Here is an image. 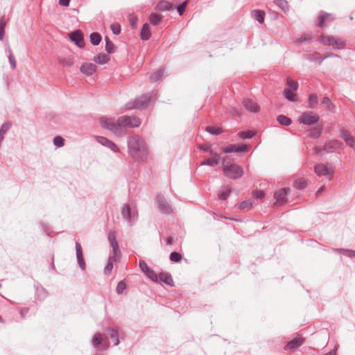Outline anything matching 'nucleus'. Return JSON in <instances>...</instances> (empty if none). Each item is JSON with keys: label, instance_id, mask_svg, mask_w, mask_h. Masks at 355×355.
<instances>
[{"label": "nucleus", "instance_id": "30", "mask_svg": "<svg viewBox=\"0 0 355 355\" xmlns=\"http://www.w3.org/2000/svg\"><path fill=\"white\" fill-rule=\"evenodd\" d=\"M322 103L326 107V109L329 112L334 113L336 111V106L327 96H324L322 100Z\"/></svg>", "mask_w": 355, "mask_h": 355}, {"label": "nucleus", "instance_id": "51", "mask_svg": "<svg viewBox=\"0 0 355 355\" xmlns=\"http://www.w3.org/2000/svg\"><path fill=\"white\" fill-rule=\"evenodd\" d=\"M169 258L172 262L177 263L180 261L182 257L181 254H180L179 252H173L171 253Z\"/></svg>", "mask_w": 355, "mask_h": 355}, {"label": "nucleus", "instance_id": "32", "mask_svg": "<svg viewBox=\"0 0 355 355\" xmlns=\"http://www.w3.org/2000/svg\"><path fill=\"white\" fill-rule=\"evenodd\" d=\"M163 16L157 13H152L150 15V22L154 25L157 26L162 21Z\"/></svg>", "mask_w": 355, "mask_h": 355}, {"label": "nucleus", "instance_id": "27", "mask_svg": "<svg viewBox=\"0 0 355 355\" xmlns=\"http://www.w3.org/2000/svg\"><path fill=\"white\" fill-rule=\"evenodd\" d=\"M155 8L156 10L162 12L170 10L173 8V4L169 1L161 0L157 3Z\"/></svg>", "mask_w": 355, "mask_h": 355}, {"label": "nucleus", "instance_id": "58", "mask_svg": "<svg viewBox=\"0 0 355 355\" xmlns=\"http://www.w3.org/2000/svg\"><path fill=\"white\" fill-rule=\"evenodd\" d=\"M345 141L349 146L352 148L355 147V138L353 136L350 135Z\"/></svg>", "mask_w": 355, "mask_h": 355}, {"label": "nucleus", "instance_id": "26", "mask_svg": "<svg viewBox=\"0 0 355 355\" xmlns=\"http://www.w3.org/2000/svg\"><path fill=\"white\" fill-rule=\"evenodd\" d=\"M140 37L142 40H148L151 37V31L150 25L148 23H145L141 30Z\"/></svg>", "mask_w": 355, "mask_h": 355}, {"label": "nucleus", "instance_id": "41", "mask_svg": "<svg viewBox=\"0 0 355 355\" xmlns=\"http://www.w3.org/2000/svg\"><path fill=\"white\" fill-rule=\"evenodd\" d=\"M335 250L348 257L355 259V250L344 248L336 249Z\"/></svg>", "mask_w": 355, "mask_h": 355}, {"label": "nucleus", "instance_id": "23", "mask_svg": "<svg viewBox=\"0 0 355 355\" xmlns=\"http://www.w3.org/2000/svg\"><path fill=\"white\" fill-rule=\"evenodd\" d=\"M304 343V338L302 337H295L288 341L285 347L286 349L294 350L300 347Z\"/></svg>", "mask_w": 355, "mask_h": 355}, {"label": "nucleus", "instance_id": "39", "mask_svg": "<svg viewBox=\"0 0 355 355\" xmlns=\"http://www.w3.org/2000/svg\"><path fill=\"white\" fill-rule=\"evenodd\" d=\"M205 130L212 135H218L223 132L221 128L213 125L206 127Z\"/></svg>", "mask_w": 355, "mask_h": 355}, {"label": "nucleus", "instance_id": "54", "mask_svg": "<svg viewBox=\"0 0 355 355\" xmlns=\"http://www.w3.org/2000/svg\"><path fill=\"white\" fill-rule=\"evenodd\" d=\"M64 139L60 136H56L53 139V144L58 147H62L64 145Z\"/></svg>", "mask_w": 355, "mask_h": 355}, {"label": "nucleus", "instance_id": "56", "mask_svg": "<svg viewBox=\"0 0 355 355\" xmlns=\"http://www.w3.org/2000/svg\"><path fill=\"white\" fill-rule=\"evenodd\" d=\"M295 184L297 189H303L306 187V182L304 179L300 178L295 181Z\"/></svg>", "mask_w": 355, "mask_h": 355}, {"label": "nucleus", "instance_id": "10", "mask_svg": "<svg viewBox=\"0 0 355 355\" xmlns=\"http://www.w3.org/2000/svg\"><path fill=\"white\" fill-rule=\"evenodd\" d=\"M121 215L130 225H132L138 218L137 212L132 213L130 207L128 205H125L121 209Z\"/></svg>", "mask_w": 355, "mask_h": 355}, {"label": "nucleus", "instance_id": "17", "mask_svg": "<svg viewBox=\"0 0 355 355\" xmlns=\"http://www.w3.org/2000/svg\"><path fill=\"white\" fill-rule=\"evenodd\" d=\"M96 139L101 145L109 148L113 152L118 153L119 151V147L114 142H112L107 138L101 136H96Z\"/></svg>", "mask_w": 355, "mask_h": 355}, {"label": "nucleus", "instance_id": "46", "mask_svg": "<svg viewBox=\"0 0 355 355\" xmlns=\"http://www.w3.org/2000/svg\"><path fill=\"white\" fill-rule=\"evenodd\" d=\"M286 85L288 86L286 89H291V90H293L295 92L297 90L299 85L297 82L293 80L291 78H288L286 80Z\"/></svg>", "mask_w": 355, "mask_h": 355}, {"label": "nucleus", "instance_id": "22", "mask_svg": "<svg viewBox=\"0 0 355 355\" xmlns=\"http://www.w3.org/2000/svg\"><path fill=\"white\" fill-rule=\"evenodd\" d=\"M243 105L245 108L254 113H257L259 111V106L254 100L251 98H245L243 101Z\"/></svg>", "mask_w": 355, "mask_h": 355}, {"label": "nucleus", "instance_id": "28", "mask_svg": "<svg viewBox=\"0 0 355 355\" xmlns=\"http://www.w3.org/2000/svg\"><path fill=\"white\" fill-rule=\"evenodd\" d=\"M107 331L109 332L110 336L112 341L114 342V345L115 346L119 345V333L117 329L115 328H107Z\"/></svg>", "mask_w": 355, "mask_h": 355}, {"label": "nucleus", "instance_id": "43", "mask_svg": "<svg viewBox=\"0 0 355 355\" xmlns=\"http://www.w3.org/2000/svg\"><path fill=\"white\" fill-rule=\"evenodd\" d=\"M306 60L311 62H318L320 64V60L321 59V56L320 53L314 52L311 54H307L305 55Z\"/></svg>", "mask_w": 355, "mask_h": 355}, {"label": "nucleus", "instance_id": "62", "mask_svg": "<svg viewBox=\"0 0 355 355\" xmlns=\"http://www.w3.org/2000/svg\"><path fill=\"white\" fill-rule=\"evenodd\" d=\"M332 57H338V55L335 53H329V54H327V55H324L323 56H322L320 60V64L322 62L323 60H324L325 59L328 58H332Z\"/></svg>", "mask_w": 355, "mask_h": 355}, {"label": "nucleus", "instance_id": "55", "mask_svg": "<svg viewBox=\"0 0 355 355\" xmlns=\"http://www.w3.org/2000/svg\"><path fill=\"white\" fill-rule=\"evenodd\" d=\"M125 288L126 284L123 281H121L118 283L116 291L118 294H121Z\"/></svg>", "mask_w": 355, "mask_h": 355}, {"label": "nucleus", "instance_id": "42", "mask_svg": "<svg viewBox=\"0 0 355 355\" xmlns=\"http://www.w3.org/2000/svg\"><path fill=\"white\" fill-rule=\"evenodd\" d=\"M311 39L312 37L310 34L303 33L295 42L296 44H301L303 42H310Z\"/></svg>", "mask_w": 355, "mask_h": 355}, {"label": "nucleus", "instance_id": "11", "mask_svg": "<svg viewBox=\"0 0 355 355\" xmlns=\"http://www.w3.org/2000/svg\"><path fill=\"white\" fill-rule=\"evenodd\" d=\"M156 279L152 280L155 283L162 282L170 287L175 286L173 277L169 272H162L158 275L156 273Z\"/></svg>", "mask_w": 355, "mask_h": 355}, {"label": "nucleus", "instance_id": "13", "mask_svg": "<svg viewBox=\"0 0 355 355\" xmlns=\"http://www.w3.org/2000/svg\"><path fill=\"white\" fill-rule=\"evenodd\" d=\"M157 202L159 205V209L166 214H171L173 213V209L171 206L168 203L163 196H157Z\"/></svg>", "mask_w": 355, "mask_h": 355}, {"label": "nucleus", "instance_id": "57", "mask_svg": "<svg viewBox=\"0 0 355 355\" xmlns=\"http://www.w3.org/2000/svg\"><path fill=\"white\" fill-rule=\"evenodd\" d=\"M110 27L114 35H119L121 33V26L119 24H112Z\"/></svg>", "mask_w": 355, "mask_h": 355}, {"label": "nucleus", "instance_id": "20", "mask_svg": "<svg viewBox=\"0 0 355 355\" xmlns=\"http://www.w3.org/2000/svg\"><path fill=\"white\" fill-rule=\"evenodd\" d=\"M76 251L78 265L83 270H85L86 268V263L83 258V253L81 245L78 241L76 242Z\"/></svg>", "mask_w": 355, "mask_h": 355}, {"label": "nucleus", "instance_id": "2", "mask_svg": "<svg viewBox=\"0 0 355 355\" xmlns=\"http://www.w3.org/2000/svg\"><path fill=\"white\" fill-rule=\"evenodd\" d=\"M100 123L103 128H105L118 137L123 136L125 134V130L123 123L120 122V117L116 121L112 119L101 117Z\"/></svg>", "mask_w": 355, "mask_h": 355}, {"label": "nucleus", "instance_id": "35", "mask_svg": "<svg viewBox=\"0 0 355 355\" xmlns=\"http://www.w3.org/2000/svg\"><path fill=\"white\" fill-rule=\"evenodd\" d=\"M274 3L283 12H286L289 10V6L286 0H275Z\"/></svg>", "mask_w": 355, "mask_h": 355}, {"label": "nucleus", "instance_id": "52", "mask_svg": "<svg viewBox=\"0 0 355 355\" xmlns=\"http://www.w3.org/2000/svg\"><path fill=\"white\" fill-rule=\"evenodd\" d=\"M199 149L201 151L209 153L211 155H214V153H216L213 150L211 146L207 144L200 146Z\"/></svg>", "mask_w": 355, "mask_h": 355}, {"label": "nucleus", "instance_id": "36", "mask_svg": "<svg viewBox=\"0 0 355 355\" xmlns=\"http://www.w3.org/2000/svg\"><path fill=\"white\" fill-rule=\"evenodd\" d=\"M164 69H159L155 73H152L150 76V80L153 83L161 80L164 76Z\"/></svg>", "mask_w": 355, "mask_h": 355}, {"label": "nucleus", "instance_id": "21", "mask_svg": "<svg viewBox=\"0 0 355 355\" xmlns=\"http://www.w3.org/2000/svg\"><path fill=\"white\" fill-rule=\"evenodd\" d=\"M342 146V143L338 140H329L324 144L323 149L327 153H330L334 150L341 148Z\"/></svg>", "mask_w": 355, "mask_h": 355}, {"label": "nucleus", "instance_id": "25", "mask_svg": "<svg viewBox=\"0 0 355 355\" xmlns=\"http://www.w3.org/2000/svg\"><path fill=\"white\" fill-rule=\"evenodd\" d=\"M219 164V155L218 153H214L211 155V158L205 159L202 161L200 165H207L210 166H214L218 165Z\"/></svg>", "mask_w": 355, "mask_h": 355}, {"label": "nucleus", "instance_id": "37", "mask_svg": "<svg viewBox=\"0 0 355 355\" xmlns=\"http://www.w3.org/2000/svg\"><path fill=\"white\" fill-rule=\"evenodd\" d=\"M105 51L110 54L114 53L116 46L112 43V42L109 39L108 37H105Z\"/></svg>", "mask_w": 355, "mask_h": 355}, {"label": "nucleus", "instance_id": "44", "mask_svg": "<svg viewBox=\"0 0 355 355\" xmlns=\"http://www.w3.org/2000/svg\"><path fill=\"white\" fill-rule=\"evenodd\" d=\"M318 103V96L315 94H311L309 96V107L315 108Z\"/></svg>", "mask_w": 355, "mask_h": 355}, {"label": "nucleus", "instance_id": "29", "mask_svg": "<svg viewBox=\"0 0 355 355\" xmlns=\"http://www.w3.org/2000/svg\"><path fill=\"white\" fill-rule=\"evenodd\" d=\"M252 17L259 21L260 24H263L264 22L266 13L263 10H253L251 12Z\"/></svg>", "mask_w": 355, "mask_h": 355}, {"label": "nucleus", "instance_id": "45", "mask_svg": "<svg viewBox=\"0 0 355 355\" xmlns=\"http://www.w3.org/2000/svg\"><path fill=\"white\" fill-rule=\"evenodd\" d=\"M255 135V132L252 130L241 131L239 132L238 136L242 139H251Z\"/></svg>", "mask_w": 355, "mask_h": 355}, {"label": "nucleus", "instance_id": "61", "mask_svg": "<svg viewBox=\"0 0 355 355\" xmlns=\"http://www.w3.org/2000/svg\"><path fill=\"white\" fill-rule=\"evenodd\" d=\"M61 64L63 66L70 67L73 64V61L71 58H64L61 60Z\"/></svg>", "mask_w": 355, "mask_h": 355}, {"label": "nucleus", "instance_id": "8", "mask_svg": "<svg viewBox=\"0 0 355 355\" xmlns=\"http://www.w3.org/2000/svg\"><path fill=\"white\" fill-rule=\"evenodd\" d=\"M120 122L123 123L125 129L128 128H137L141 123V119L136 116H120Z\"/></svg>", "mask_w": 355, "mask_h": 355}, {"label": "nucleus", "instance_id": "63", "mask_svg": "<svg viewBox=\"0 0 355 355\" xmlns=\"http://www.w3.org/2000/svg\"><path fill=\"white\" fill-rule=\"evenodd\" d=\"M321 133V129H315L314 132L311 134V137L313 138H318L320 137Z\"/></svg>", "mask_w": 355, "mask_h": 355}, {"label": "nucleus", "instance_id": "16", "mask_svg": "<svg viewBox=\"0 0 355 355\" xmlns=\"http://www.w3.org/2000/svg\"><path fill=\"white\" fill-rule=\"evenodd\" d=\"M248 146L245 144H230L223 148L225 153L246 152Z\"/></svg>", "mask_w": 355, "mask_h": 355}, {"label": "nucleus", "instance_id": "19", "mask_svg": "<svg viewBox=\"0 0 355 355\" xmlns=\"http://www.w3.org/2000/svg\"><path fill=\"white\" fill-rule=\"evenodd\" d=\"M108 240L110 243V246L113 250V254L116 257L118 254H120V250L118 242L116 241V233L114 231H110L108 233Z\"/></svg>", "mask_w": 355, "mask_h": 355}, {"label": "nucleus", "instance_id": "60", "mask_svg": "<svg viewBox=\"0 0 355 355\" xmlns=\"http://www.w3.org/2000/svg\"><path fill=\"white\" fill-rule=\"evenodd\" d=\"M340 137L344 141H345V139H347V138L349 137L351 135L349 134V132L347 130H346L345 129H344V128H340Z\"/></svg>", "mask_w": 355, "mask_h": 355}, {"label": "nucleus", "instance_id": "5", "mask_svg": "<svg viewBox=\"0 0 355 355\" xmlns=\"http://www.w3.org/2000/svg\"><path fill=\"white\" fill-rule=\"evenodd\" d=\"M223 171L225 175L230 179H238L243 175V168L236 164L226 165L223 167Z\"/></svg>", "mask_w": 355, "mask_h": 355}, {"label": "nucleus", "instance_id": "38", "mask_svg": "<svg viewBox=\"0 0 355 355\" xmlns=\"http://www.w3.org/2000/svg\"><path fill=\"white\" fill-rule=\"evenodd\" d=\"M277 121H278L279 123L285 126H288L291 125L292 123V121L289 117L282 114L279 115L277 117Z\"/></svg>", "mask_w": 355, "mask_h": 355}, {"label": "nucleus", "instance_id": "40", "mask_svg": "<svg viewBox=\"0 0 355 355\" xmlns=\"http://www.w3.org/2000/svg\"><path fill=\"white\" fill-rule=\"evenodd\" d=\"M101 40V35L98 33L94 32L90 35V42L94 46L98 45Z\"/></svg>", "mask_w": 355, "mask_h": 355}, {"label": "nucleus", "instance_id": "7", "mask_svg": "<svg viewBox=\"0 0 355 355\" xmlns=\"http://www.w3.org/2000/svg\"><path fill=\"white\" fill-rule=\"evenodd\" d=\"M319 119L320 117L317 114L311 111H306L302 114L298 121L300 123L311 125L318 123Z\"/></svg>", "mask_w": 355, "mask_h": 355}, {"label": "nucleus", "instance_id": "48", "mask_svg": "<svg viewBox=\"0 0 355 355\" xmlns=\"http://www.w3.org/2000/svg\"><path fill=\"white\" fill-rule=\"evenodd\" d=\"M8 60H9V62L11 65V67L12 69H15L16 68V65H17V62H16V60H15V56L12 53V50L8 48Z\"/></svg>", "mask_w": 355, "mask_h": 355}, {"label": "nucleus", "instance_id": "33", "mask_svg": "<svg viewBox=\"0 0 355 355\" xmlns=\"http://www.w3.org/2000/svg\"><path fill=\"white\" fill-rule=\"evenodd\" d=\"M116 257H114V254H113V257H111L109 258L108 262L104 269L105 275H110V273L113 269V262L116 261Z\"/></svg>", "mask_w": 355, "mask_h": 355}, {"label": "nucleus", "instance_id": "14", "mask_svg": "<svg viewBox=\"0 0 355 355\" xmlns=\"http://www.w3.org/2000/svg\"><path fill=\"white\" fill-rule=\"evenodd\" d=\"M101 344H102L104 349H107L109 347V342L107 336H105L103 337L100 333H97L93 337L92 345L95 348H98Z\"/></svg>", "mask_w": 355, "mask_h": 355}, {"label": "nucleus", "instance_id": "50", "mask_svg": "<svg viewBox=\"0 0 355 355\" xmlns=\"http://www.w3.org/2000/svg\"><path fill=\"white\" fill-rule=\"evenodd\" d=\"M6 26V23L4 17H1L0 19V41L3 40L4 34H5V27Z\"/></svg>", "mask_w": 355, "mask_h": 355}, {"label": "nucleus", "instance_id": "1", "mask_svg": "<svg viewBox=\"0 0 355 355\" xmlns=\"http://www.w3.org/2000/svg\"><path fill=\"white\" fill-rule=\"evenodd\" d=\"M128 148L130 156L137 162H147L149 151L144 139L137 135L128 138Z\"/></svg>", "mask_w": 355, "mask_h": 355}, {"label": "nucleus", "instance_id": "4", "mask_svg": "<svg viewBox=\"0 0 355 355\" xmlns=\"http://www.w3.org/2000/svg\"><path fill=\"white\" fill-rule=\"evenodd\" d=\"M153 97V94H145L136 98L134 102L127 104L128 109H139L142 110L146 108Z\"/></svg>", "mask_w": 355, "mask_h": 355}, {"label": "nucleus", "instance_id": "53", "mask_svg": "<svg viewBox=\"0 0 355 355\" xmlns=\"http://www.w3.org/2000/svg\"><path fill=\"white\" fill-rule=\"evenodd\" d=\"M189 0H186L177 6V10L180 15H182L185 11Z\"/></svg>", "mask_w": 355, "mask_h": 355}, {"label": "nucleus", "instance_id": "24", "mask_svg": "<svg viewBox=\"0 0 355 355\" xmlns=\"http://www.w3.org/2000/svg\"><path fill=\"white\" fill-rule=\"evenodd\" d=\"M80 70L82 73L91 76L96 71V66L92 63H84L81 65Z\"/></svg>", "mask_w": 355, "mask_h": 355}, {"label": "nucleus", "instance_id": "12", "mask_svg": "<svg viewBox=\"0 0 355 355\" xmlns=\"http://www.w3.org/2000/svg\"><path fill=\"white\" fill-rule=\"evenodd\" d=\"M335 17L332 14L321 12L320 16L318 17L317 26L324 28L327 26L329 24L334 21Z\"/></svg>", "mask_w": 355, "mask_h": 355}, {"label": "nucleus", "instance_id": "34", "mask_svg": "<svg viewBox=\"0 0 355 355\" xmlns=\"http://www.w3.org/2000/svg\"><path fill=\"white\" fill-rule=\"evenodd\" d=\"M284 97L290 101H296V94L294 92V91L291 90V89H284Z\"/></svg>", "mask_w": 355, "mask_h": 355}, {"label": "nucleus", "instance_id": "15", "mask_svg": "<svg viewBox=\"0 0 355 355\" xmlns=\"http://www.w3.org/2000/svg\"><path fill=\"white\" fill-rule=\"evenodd\" d=\"M70 40L73 42L78 47L83 48L85 46V41L83 34L80 30H76L69 34Z\"/></svg>", "mask_w": 355, "mask_h": 355}, {"label": "nucleus", "instance_id": "47", "mask_svg": "<svg viewBox=\"0 0 355 355\" xmlns=\"http://www.w3.org/2000/svg\"><path fill=\"white\" fill-rule=\"evenodd\" d=\"M252 207V202L250 200L243 201L238 205V207L241 209L250 210Z\"/></svg>", "mask_w": 355, "mask_h": 355}, {"label": "nucleus", "instance_id": "18", "mask_svg": "<svg viewBox=\"0 0 355 355\" xmlns=\"http://www.w3.org/2000/svg\"><path fill=\"white\" fill-rule=\"evenodd\" d=\"M140 269L144 274L151 280L156 279V272L148 266L147 263L144 260H140L139 262Z\"/></svg>", "mask_w": 355, "mask_h": 355}, {"label": "nucleus", "instance_id": "3", "mask_svg": "<svg viewBox=\"0 0 355 355\" xmlns=\"http://www.w3.org/2000/svg\"><path fill=\"white\" fill-rule=\"evenodd\" d=\"M318 42L324 46H330L334 50L343 49L346 46L345 40L331 35H321Z\"/></svg>", "mask_w": 355, "mask_h": 355}, {"label": "nucleus", "instance_id": "9", "mask_svg": "<svg viewBox=\"0 0 355 355\" xmlns=\"http://www.w3.org/2000/svg\"><path fill=\"white\" fill-rule=\"evenodd\" d=\"M314 171H315V173L318 176L327 175L329 180L332 179L333 176H334V168H332V167L329 168L326 164H315V167H314Z\"/></svg>", "mask_w": 355, "mask_h": 355}, {"label": "nucleus", "instance_id": "59", "mask_svg": "<svg viewBox=\"0 0 355 355\" xmlns=\"http://www.w3.org/2000/svg\"><path fill=\"white\" fill-rule=\"evenodd\" d=\"M265 196V193L261 190H256L253 192V197L257 199H262Z\"/></svg>", "mask_w": 355, "mask_h": 355}, {"label": "nucleus", "instance_id": "6", "mask_svg": "<svg viewBox=\"0 0 355 355\" xmlns=\"http://www.w3.org/2000/svg\"><path fill=\"white\" fill-rule=\"evenodd\" d=\"M291 189L288 187L282 188L274 193L275 202L274 205H283L288 202L287 196L291 193Z\"/></svg>", "mask_w": 355, "mask_h": 355}, {"label": "nucleus", "instance_id": "31", "mask_svg": "<svg viewBox=\"0 0 355 355\" xmlns=\"http://www.w3.org/2000/svg\"><path fill=\"white\" fill-rule=\"evenodd\" d=\"M110 58L108 55L105 53H99L97 55L94 56L93 60L98 64H103L108 62Z\"/></svg>", "mask_w": 355, "mask_h": 355}, {"label": "nucleus", "instance_id": "64", "mask_svg": "<svg viewBox=\"0 0 355 355\" xmlns=\"http://www.w3.org/2000/svg\"><path fill=\"white\" fill-rule=\"evenodd\" d=\"M70 0H59V3L63 6H69Z\"/></svg>", "mask_w": 355, "mask_h": 355}, {"label": "nucleus", "instance_id": "49", "mask_svg": "<svg viewBox=\"0 0 355 355\" xmlns=\"http://www.w3.org/2000/svg\"><path fill=\"white\" fill-rule=\"evenodd\" d=\"M231 191H232V189L230 188L227 189L225 191H220L218 193V197L221 200H225L229 197Z\"/></svg>", "mask_w": 355, "mask_h": 355}]
</instances>
